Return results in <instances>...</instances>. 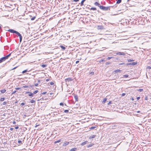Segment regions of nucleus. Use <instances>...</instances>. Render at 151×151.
Returning a JSON list of instances; mask_svg holds the SVG:
<instances>
[{"instance_id":"nucleus-1","label":"nucleus","mask_w":151,"mask_h":151,"mask_svg":"<svg viewBox=\"0 0 151 151\" xmlns=\"http://www.w3.org/2000/svg\"><path fill=\"white\" fill-rule=\"evenodd\" d=\"M100 9H102L103 10L106 11L108 10H110V6L109 7H105L103 6H101L100 7Z\"/></svg>"},{"instance_id":"nucleus-2","label":"nucleus","mask_w":151,"mask_h":151,"mask_svg":"<svg viewBox=\"0 0 151 151\" xmlns=\"http://www.w3.org/2000/svg\"><path fill=\"white\" fill-rule=\"evenodd\" d=\"M8 31L11 33H16L17 35H19V34L18 33V32H17V31L14 29H9L8 30Z\"/></svg>"},{"instance_id":"nucleus-3","label":"nucleus","mask_w":151,"mask_h":151,"mask_svg":"<svg viewBox=\"0 0 151 151\" xmlns=\"http://www.w3.org/2000/svg\"><path fill=\"white\" fill-rule=\"evenodd\" d=\"M97 29H104V28L102 25H98L97 26Z\"/></svg>"},{"instance_id":"nucleus-4","label":"nucleus","mask_w":151,"mask_h":151,"mask_svg":"<svg viewBox=\"0 0 151 151\" xmlns=\"http://www.w3.org/2000/svg\"><path fill=\"white\" fill-rule=\"evenodd\" d=\"M9 57L7 55L5 57L2 58H1V59L3 62L6 59H8Z\"/></svg>"},{"instance_id":"nucleus-5","label":"nucleus","mask_w":151,"mask_h":151,"mask_svg":"<svg viewBox=\"0 0 151 151\" xmlns=\"http://www.w3.org/2000/svg\"><path fill=\"white\" fill-rule=\"evenodd\" d=\"M9 57L7 55L5 57L2 58H1V59L3 62L6 59H8Z\"/></svg>"},{"instance_id":"nucleus-6","label":"nucleus","mask_w":151,"mask_h":151,"mask_svg":"<svg viewBox=\"0 0 151 151\" xmlns=\"http://www.w3.org/2000/svg\"><path fill=\"white\" fill-rule=\"evenodd\" d=\"M9 57L7 55L5 57L2 58H1V59L3 62L6 59H8Z\"/></svg>"},{"instance_id":"nucleus-7","label":"nucleus","mask_w":151,"mask_h":151,"mask_svg":"<svg viewBox=\"0 0 151 151\" xmlns=\"http://www.w3.org/2000/svg\"><path fill=\"white\" fill-rule=\"evenodd\" d=\"M116 55H125V54L123 52H119L116 53Z\"/></svg>"},{"instance_id":"nucleus-8","label":"nucleus","mask_w":151,"mask_h":151,"mask_svg":"<svg viewBox=\"0 0 151 151\" xmlns=\"http://www.w3.org/2000/svg\"><path fill=\"white\" fill-rule=\"evenodd\" d=\"M18 33L19 34V35H17L19 37V41L20 42H21L22 40V37L20 33H19V32H18Z\"/></svg>"},{"instance_id":"nucleus-9","label":"nucleus","mask_w":151,"mask_h":151,"mask_svg":"<svg viewBox=\"0 0 151 151\" xmlns=\"http://www.w3.org/2000/svg\"><path fill=\"white\" fill-rule=\"evenodd\" d=\"M70 143V142H66L64 143L63 144V146H66L68 145H69V144Z\"/></svg>"},{"instance_id":"nucleus-10","label":"nucleus","mask_w":151,"mask_h":151,"mask_svg":"<svg viewBox=\"0 0 151 151\" xmlns=\"http://www.w3.org/2000/svg\"><path fill=\"white\" fill-rule=\"evenodd\" d=\"M26 93H29L28 95L29 96L32 97L33 96V93H30L29 92H27Z\"/></svg>"},{"instance_id":"nucleus-11","label":"nucleus","mask_w":151,"mask_h":151,"mask_svg":"<svg viewBox=\"0 0 151 151\" xmlns=\"http://www.w3.org/2000/svg\"><path fill=\"white\" fill-rule=\"evenodd\" d=\"M72 79L71 78H68L65 79V81L66 82L71 81H72Z\"/></svg>"},{"instance_id":"nucleus-12","label":"nucleus","mask_w":151,"mask_h":151,"mask_svg":"<svg viewBox=\"0 0 151 151\" xmlns=\"http://www.w3.org/2000/svg\"><path fill=\"white\" fill-rule=\"evenodd\" d=\"M94 4L96 5V6H98L99 7V8H100V6H101L100 4H99L98 2H96L95 3H94Z\"/></svg>"},{"instance_id":"nucleus-13","label":"nucleus","mask_w":151,"mask_h":151,"mask_svg":"<svg viewBox=\"0 0 151 151\" xmlns=\"http://www.w3.org/2000/svg\"><path fill=\"white\" fill-rule=\"evenodd\" d=\"M88 143V141H86L83 142H82V143H81V145L83 146V145H84L85 144Z\"/></svg>"},{"instance_id":"nucleus-14","label":"nucleus","mask_w":151,"mask_h":151,"mask_svg":"<svg viewBox=\"0 0 151 151\" xmlns=\"http://www.w3.org/2000/svg\"><path fill=\"white\" fill-rule=\"evenodd\" d=\"M74 98L76 100V101H78V96L77 95H75L74 96Z\"/></svg>"},{"instance_id":"nucleus-15","label":"nucleus","mask_w":151,"mask_h":151,"mask_svg":"<svg viewBox=\"0 0 151 151\" xmlns=\"http://www.w3.org/2000/svg\"><path fill=\"white\" fill-rule=\"evenodd\" d=\"M77 148H74L71 149L70 150V151H76L77 150Z\"/></svg>"},{"instance_id":"nucleus-16","label":"nucleus","mask_w":151,"mask_h":151,"mask_svg":"<svg viewBox=\"0 0 151 151\" xmlns=\"http://www.w3.org/2000/svg\"><path fill=\"white\" fill-rule=\"evenodd\" d=\"M96 137V135H92L90 136L89 137V139H91V138H95V137Z\"/></svg>"},{"instance_id":"nucleus-17","label":"nucleus","mask_w":151,"mask_h":151,"mask_svg":"<svg viewBox=\"0 0 151 151\" xmlns=\"http://www.w3.org/2000/svg\"><path fill=\"white\" fill-rule=\"evenodd\" d=\"M86 0H83L81 3V6H82L83 5V3Z\"/></svg>"},{"instance_id":"nucleus-18","label":"nucleus","mask_w":151,"mask_h":151,"mask_svg":"<svg viewBox=\"0 0 151 151\" xmlns=\"http://www.w3.org/2000/svg\"><path fill=\"white\" fill-rule=\"evenodd\" d=\"M60 47H61V48L63 49V50H65L66 48L65 47L63 46V45H60Z\"/></svg>"},{"instance_id":"nucleus-19","label":"nucleus","mask_w":151,"mask_h":151,"mask_svg":"<svg viewBox=\"0 0 151 151\" xmlns=\"http://www.w3.org/2000/svg\"><path fill=\"white\" fill-rule=\"evenodd\" d=\"M29 71H28L27 69V70H25L23 71L22 72V73L23 74H24V73H25L27 72H29Z\"/></svg>"},{"instance_id":"nucleus-20","label":"nucleus","mask_w":151,"mask_h":151,"mask_svg":"<svg viewBox=\"0 0 151 151\" xmlns=\"http://www.w3.org/2000/svg\"><path fill=\"white\" fill-rule=\"evenodd\" d=\"M121 70H114V72L115 73H118V72H121Z\"/></svg>"},{"instance_id":"nucleus-21","label":"nucleus","mask_w":151,"mask_h":151,"mask_svg":"<svg viewBox=\"0 0 151 151\" xmlns=\"http://www.w3.org/2000/svg\"><path fill=\"white\" fill-rule=\"evenodd\" d=\"M107 99L106 98H104L103 99V100L102 101V103L104 104L106 101Z\"/></svg>"},{"instance_id":"nucleus-22","label":"nucleus","mask_w":151,"mask_h":151,"mask_svg":"<svg viewBox=\"0 0 151 151\" xmlns=\"http://www.w3.org/2000/svg\"><path fill=\"white\" fill-rule=\"evenodd\" d=\"M61 139H59L58 140L55 141L54 142V143L56 144L57 143L60 142H61Z\"/></svg>"},{"instance_id":"nucleus-23","label":"nucleus","mask_w":151,"mask_h":151,"mask_svg":"<svg viewBox=\"0 0 151 151\" xmlns=\"http://www.w3.org/2000/svg\"><path fill=\"white\" fill-rule=\"evenodd\" d=\"M1 91L2 93H3L6 91V90L5 89H3L1 90Z\"/></svg>"},{"instance_id":"nucleus-24","label":"nucleus","mask_w":151,"mask_h":151,"mask_svg":"<svg viewBox=\"0 0 151 151\" xmlns=\"http://www.w3.org/2000/svg\"><path fill=\"white\" fill-rule=\"evenodd\" d=\"M121 1H122V0H118L117 1L116 3L118 4H119L121 2Z\"/></svg>"},{"instance_id":"nucleus-25","label":"nucleus","mask_w":151,"mask_h":151,"mask_svg":"<svg viewBox=\"0 0 151 151\" xmlns=\"http://www.w3.org/2000/svg\"><path fill=\"white\" fill-rule=\"evenodd\" d=\"M35 101L33 100H32L30 101V102L32 103H35Z\"/></svg>"},{"instance_id":"nucleus-26","label":"nucleus","mask_w":151,"mask_h":151,"mask_svg":"<svg viewBox=\"0 0 151 151\" xmlns=\"http://www.w3.org/2000/svg\"><path fill=\"white\" fill-rule=\"evenodd\" d=\"M104 61H105V60H104L102 59V60H99V63H101L103 62Z\"/></svg>"},{"instance_id":"nucleus-27","label":"nucleus","mask_w":151,"mask_h":151,"mask_svg":"<svg viewBox=\"0 0 151 151\" xmlns=\"http://www.w3.org/2000/svg\"><path fill=\"white\" fill-rule=\"evenodd\" d=\"M93 145V144H89L88 146V147H91Z\"/></svg>"},{"instance_id":"nucleus-28","label":"nucleus","mask_w":151,"mask_h":151,"mask_svg":"<svg viewBox=\"0 0 151 151\" xmlns=\"http://www.w3.org/2000/svg\"><path fill=\"white\" fill-rule=\"evenodd\" d=\"M91 10H96V8H93V7L91 8Z\"/></svg>"},{"instance_id":"nucleus-29","label":"nucleus","mask_w":151,"mask_h":151,"mask_svg":"<svg viewBox=\"0 0 151 151\" xmlns=\"http://www.w3.org/2000/svg\"><path fill=\"white\" fill-rule=\"evenodd\" d=\"M38 92V91L37 90L35 91H34L33 92V94H36V93H37Z\"/></svg>"},{"instance_id":"nucleus-30","label":"nucleus","mask_w":151,"mask_h":151,"mask_svg":"<svg viewBox=\"0 0 151 151\" xmlns=\"http://www.w3.org/2000/svg\"><path fill=\"white\" fill-rule=\"evenodd\" d=\"M4 99H5V98H1L0 99V101H3L4 100Z\"/></svg>"},{"instance_id":"nucleus-31","label":"nucleus","mask_w":151,"mask_h":151,"mask_svg":"<svg viewBox=\"0 0 151 151\" xmlns=\"http://www.w3.org/2000/svg\"><path fill=\"white\" fill-rule=\"evenodd\" d=\"M46 66H47L46 65H44V64L42 65H41L42 67V68H45V67H46Z\"/></svg>"},{"instance_id":"nucleus-32","label":"nucleus","mask_w":151,"mask_h":151,"mask_svg":"<svg viewBox=\"0 0 151 151\" xmlns=\"http://www.w3.org/2000/svg\"><path fill=\"white\" fill-rule=\"evenodd\" d=\"M18 143H19V144H22V142L21 141V140H18Z\"/></svg>"},{"instance_id":"nucleus-33","label":"nucleus","mask_w":151,"mask_h":151,"mask_svg":"<svg viewBox=\"0 0 151 151\" xmlns=\"http://www.w3.org/2000/svg\"><path fill=\"white\" fill-rule=\"evenodd\" d=\"M53 115H57L58 114L57 113V112H53Z\"/></svg>"},{"instance_id":"nucleus-34","label":"nucleus","mask_w":151,"mask_h":151,"mask_svg":"<svg viewBox=\"0 0 151 151\" xmlns=\"http://www.w3.org/2000/svg\"><path fill=\"white\" fill-rule=\"evenodd\" d=\"M7 104V102L6 101H4L2 104L3 105H5Z\"/></svg>"},{"instance_id":"nucleus-35","label":"nucleus","mask_w":151,"mask_h":151,"mask_svg":"<svg viewBox=\"0 0 151 151\" xmlns=\"http://www.w3.org/2000/svg\"><path fill=\"white\" fill-rule=\"evenodd\" d=\"M28 86H23L22 88H28Z\"/></svg>"},{"instance_id":"nucleus-36","label":"nucleus","mask_w":151,"mask_h":151,"mask_svg":"<svg viewBox=\"0 0 151 151\" xmlns=\"http://www.w3.org/2000/svg\"><path fill=\"white\" fill-rule=\"evenodd\" d=\"M68 111H69L68 110H65L64 111V112L65 113H68Z\"/></svg>"},{"instance_id":"nucleus-37","label":"nucleus","mask_w":151,"mask_h":151,"mask_svg":"<svg viewBox=\"0 0 151 151\" xmlns=\"http://www.w3.org/2000/svg\"><path fill=\"white\" fill-rule=\"evenodd\" d=\"M113 57H108L107 58V59L108 60H110V59H111V58H112Z\"/></svg>"},{"instance_id":"nucleus-38","label":"nucleus","mask_w":151,"mask_h":151,"mask_svg":"<svg viewBox=\"0 0 151 151\" xmlns=\"http://www.w3.org/2000/svg\"><path fill=\"white\" fill-rule=\"evenodd\" d=\"M96 127H95V126L94 127H92L90 128V129H93L95 128Z\"/></svg>"},{"instance_id":"nucleus-39","label":"nucleus","mask_w":151,"mask_h":151,"mask_svg":"<svg viewBox=\"0 0 151 151\" xmlns=\"http://www.w3.org/2000/svg\"><path fill=\"white\" fill-rule=\"evenodd\" d=\"M128 76H129L128 75H124L123 76V77H126V78L128 77Z\"/></svg>"},{"instance_id":"nucleus-40","label":"nucleus","mask_w":151,"mask_h":151,"mask_svg":"<svg viewBox=\"0 0 151 151\" xmlns=\"http://www.w3.org/2000/svg\"><path fill=\"white\" fill-rule=\"evenodd\" d=\"M136 63L135 62H133L132 63V65H135L136 64Z\"/></svg>"},{"instance_id":"nucleus-41","label":"nucleus","mask_w":151,"mask_h":151,"mask_svg":"<svg viewBox=\"0 0 151 151\" xmlns=\"http://www.w3.org/2000/svg\"><path fill=\"white\" fill-rule=\"evenodd\" d=\"M35 18V17H33L31 18V20H34Z\"/></svg>"},{"instance_id":"nucleus-42","label":"nucleus","mask_w":151,"mask_h":151,"mask_svg":"<svg viewBox=\"0 0 151 151\" xmlns=\"http://www.w3.org/2000/svg\"><path fill=\"white\" fill-rule=\"evenodd\" d=\"M16 92V91H13L12 92V94H14Z\"/></svg>"},{"instance_id":"nucleus-43","label":"nucleus","mask_w":151,"mask_h":151,"mask_svg":"<svg viewBox=\"0 0 151 151\" xmlns=\"http://www.w3.org/2000/svg\"><path fill=\"white\" fill-rule=\"evenodd\" d=\"M20 89V88H18V87H17V88H15V89H16V90H19V89Z\"/></svg>"},{"instance_id":"nucleus-44","label":"nucleus","mask_w":151,"mask_h":151,"mask_svg":"<svg viewBox=\"0 0 151 151\" xmlns=\"http://www.w3.org/2000/svg\"><path fill=\"white\" fill-rule=\"evenodd\" d=\"M54 84V83L53 82H51L50 83V84L51 85H53Z\"/></svg>"},{"instance_id":"nucleus-45","label":"nucleus","mask_w":151,"mask_h":151,"mask_svg":"<svg viewBox=\"0 0 151 151\" xmlns=\"http://www.w3.org/2000/svg\"><path fill=\"white\" fill-rule=\"evenodd\" d=\"M110 63L109 62H107L106 63V65H107L110 64Z\"/></svg>"},{"instance_id":"nucleus-46","label":"nucleus","mask_w":151,"mask_h":151,"mask_svg":"<svg viewBox=\"0 0 151 151\" xmlns=\"http://www.w3.org/2000/svg\"><path fill=\"white\" fill-rule=\"evenodd\" d=\"M147 68L150 69H151V67L150 66H148Z\"/></svg>"},{"instance_id":"nucleus-47","label":"nucleus","mask_w":151,"mask_h":151,"mask_svg":"<svg viewBox=\"0 0 151 151\" xmlns=\"http://www.w3.org/2000/svg\"><path fill=\"white\" fill-rule=\"evenodd\" d=\"M60 106H63V103H60Z\"/></svg>"},{"instance_id":"nucleus-48","label":"nucleus","mask_w":151,"mask_h":151,"mask_svg":"<svg viewBox=\"0 0 151 151\" xmlns=\"http://www.w3.org/2000/svg\"><path fill=\"white\" fill-rule=\"evenodd\" d=\"M127 65H132V63H127Z\"/></svg>"},{"instance_id":"nucleus-49","label":"nucleus","mask_w":151,"mask_h":151,"mask_svg":"<svg viewBox=\"0 0 151 151\" xmlns=\"http://www.w3.org/2000/svg\"><path fill=\"white\" fill-rule=\"evenodd\" d=\"M133 60H132L129 59L128 61V62H131Z\"/></svg>"},{"instance_id":"nucleus-50","label":"nucleus","mask_w":151,"mask_h":151,"mask_svg":"<svg viewBox=\"0 0 151 151\" xmlns=\"http://www.w3.org/2000/svg\"><path fill=\"white\" fill-rule=\"evenodd\" d=\"M124 63H120L119 64V65H124Z\"/></svg>"},{"instance_id":"nucleus-51","label":"nucleus","mask_w":151,"mask_h":151,"mask_svg":"<svg viewBox=\"0 0 151 151\" xmlns=\"http://www.w3.org/2000/svg\"><path fill=\"white\" fill-rule=\"evenodd\" d=\"M21 105L22 106H24V103L22 102L21 104Z\"/></svg>"},{"instance_id":"nucleus-52","label":"nucleus","mask_w":151,"mask_h":151,"mask_svg":"<svg viewBox=\"0 0 151 151\" xmlns=\"http://www.w3.org/2000/svg\"><path fill=\"white\" fill-rule=\"evenodd\" d=\"M79 1V0H73V1L77 2L78 1Z\"/></svg>"},{"instance_id":"nucleus-53","label":"nucleus","mask_w":151,"mask_h":151,"mask_svg":"<svg viewBox=\"0 0 151 151\" xmlns=\"http://www.w3.org/2000/svg\"><path fill=\"white\" fill-rule=\"evenodd\" d=\"M94 72H91V73H90V74L92 75H93L94 74Z\"/></svg>"},{"instance_id":"nucleus-54","label":"nucleus","mask_w":151,"mask_h":151,"mask_svg":"<svg viewBox=\"0 0 151 151\" xmlns=\"http://www.w3.org/2000/svg\"><path fill=\"white\" fill-rule=\"evenodd\" d=\"M111 104V101H109V103H108V104Z\"/></svg>"},{"instance_id":"nucleus-55","label":"nucleus","mask_w":151,"mask_h":151,"mask_svg":"<svg viewBox=\"0 0 151 151\" xmlns=\"http://www.w3.org/2000/svg\"><path fill=\"white\" fill-rule=\"evenodd\" d=\"M139 91H140V92H141L142 91H143V89H139Z\"/></svg>"},{"instance_id":"nucleus-56","label":"nucleus","mask_w":151,"mask_h":151,"mask_svg":"<svg viewBox=\"0 0 151 151\" xmlns=\"http://www.w3.org/2000/svg\"><path fill=\"white\" fill-rule=\"evenodd\" d=\"M15 128L16 129H17L19 128V127L18 126H17Z\"/></svg>"},{"instance_id":"nucleus-57","label":"nucleus","mask_w":151,"mask_h":151,"mask_svg":"<svg viewBox=\"0 0 151 151\" xmlns=\"http://www.w3.org/2000/svg\"><path fill=\"white\" fill-rule=\"evenodd\" d=\"M14 129L13 128H10V129L11 131H12Z\"/></svg>"},{"instance_id":"nucleus-58","label":"nucleus","mask_w":151,"mask_h":151,"mask_svg":"<svg viewBox=\"0 0 151 151\" xmlns=\"http://www.w3.org/2000/svg\"><path fill=\"white\" fill-rule=\"evenodd\" d=\"M38 85V83H35V86H37Z\"/></svg>"},{"instance_id":"nucleus-59","label":"nucleus","mask_w":151,"mask_h":151,"mask_svg":"<svg viewBox=\"0 0 151 151\" xmlns=\"http://www.w3.org/2000/svg\"><path fill=\"white\" fill-rule=\"evenodd\" d=\"M125 94L124 93H123L122 94V96H124L125 95Z\"/></svg>"},{"instance_id":"nucleus-60","label":"nucleus","mask_w":151,"mask_h":151,"mask_svg":"<svg viewBox=\"0 0 151 151\" xmlns=\"http://www.w3.org/2000/svg\"><path fill=\"white\" fill-rule=\"evenodd\" d=\"M46 93V92H44L42 93V94H45Z\"/></svg>"},{"instance_id":"nucleus-61","label":"nucleus","mask_w":151,"mask_h":151,"mask_svg":"<svg viewBox=\"0 0 151 151\" xmlns=\"http://www.w3.org/2000/svg\"><path fill=\"white\" fill-rule=\"evenodd\" d=\"M79 62V61L78 60L76 61V64L78 63Z\"/></svg>"},{"instance_id":"nucleus-62","label":"nucleus","mask_w":151,"mask_h":151,"mask_svg":"<svg viewBox=\"0 0 151 151\" xmlns=\"http://www.w3.org/2000/svg\"><path fill=\"white\" fill-rule=\"evenodd\" d=\"M140 99V97H138L137 98V100H139Z\"/></svg>"},{"instance_id":"nucleus-63","label":"nucleus","mask_w":151,"mask_h":151,"mask_svg":"<svg viewBox=\"0 0 151 151\" xmlns=\"http://www.w3.org/2000/svg\"><path fill=\"white\" fill-rule=\"evenodd\" d=\"M11 53H10L8 55V56L9 57L11 55Z\"/></svg>"},{"instance_id":"nucleus-64","label":"nucleus","mask_w":151,"mask_h":151,"mask_svg":"<svg viewBox=\"0 0 151 151\" xmlns=\"http://www.w3.org/2000/svg\"><path fill=\"white\" fill-rule=\"evenodd\" d=\"M16 124V122L15 121H14L13 122V124Z\"/></svg>"}]
</instances>
